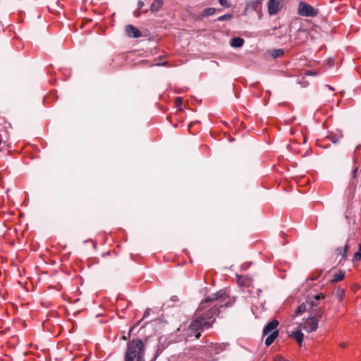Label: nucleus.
Segmentation results:
<instances>
[{
	"mask_svg": "<svg viewBox=\"0 0 361 361\" xmlns=\"http://www.w3.org/2000/svg\"><path fill=\"white\" fill-rule=\"evenodd\" d=\"M1 143H2V137H1V135H0V145H1Z\"/></svg>",
	"mask_w": 361,
	"mask_h": 361,
	"instance_id": "obj_29",
	"label": "nucleus"
},
{
	"mask_svg": "<svg viewBox=\"0 0 361 361\" xmlns=\"http://www.w3.org/2000/svg\"><path fill=\"white\" fill-rule=\"evenodd\" d=\"M284 54V51L282 49H274L270 51L271 56L274 58H279L281 56H283Z\"/></svg>",
	"mask_w": 361,
	"mask_h": 361,
	"instance_id": "obj_14",
	"label": "nucleus"
},
{
	"mask_svg": "<svg viewBox=\"0 0 361 361\" xmlns=\"http://www.w3.org/2000/svg\"><path fill=\"white\" fill-rule=\"evenodd\" d=\"M279 325V322L276 319L272 320L269 322L263 330V335L268 336L265 339V345L267 346H269L273 343L274 340L277 338L279 335V332L277 330V326Z\"/></svg>",
	"mask_w": 361,
	"mask_h": 361,
	"instance_id": "obj_4",
	"label": "nucleus"
},
{
	"mask_svg": "<svg viewBox=\"0 0 361 361\" xmlns=\"http://www.w3.org/2000/svg\"><path fill=\"white\" fill-rule=\"evenodd\" d=\"M283 8V0H269L268 11L270 15L276 14Z\"/></svg>",
	"mask_w": 361,
	"mask_h": 361,
	"instance_id": "obj_7",
	"label": "nucleus"
},
{
	"mask_svg": "<svg viewBox=\"0 0 361 361\" xmlns=\"http://www.w3.org/2000/svg\"><path fill=\"white\" fill-rule=\"evenodd\" d=\"M137 5H138V10H140L144 6V3L142 1H139Z\"/></svg>",
	"mask_w": 361,
	"mask_h": 361,
	"instance_id": "obj_25",
	"label": "nucleus"
},
{
	"mask_svg": "<svg viewBox=\"0 0 361 361\" xmlns=\"http://www.w3.org/2000/svg\"><path fill=\"white\" fill-rule=\"evenodd\" d=\"M336 297L339 302H342L345 296V290L343 288H338L335 292Z\"/></svg>",
	"mask_w": 361,
	"mask_h": 361,
	"instance_id": "obj_13",
	"label": "nucleus"
},
{
	"mask_svg": "<svg viewBox=\"0 0 361 361\" xmlns=\"http://www.w3.org/2000/svg\"><path fill=\"white\" fill-rule=\"evenodd\" d=\"M308 305L311 306L310 311H311L312 314H314L315 316L320 315L321 312L320 311L317 312V310L315 309L318 306V304H308Z\"/></svg>",
	"mask_w": 361,
	"mask_h": 361,
	"instance_id": "obj_17",
	"label": "nucleus"
},
{
	"mask_svg": "<svg viewBox=\"0 0 361 361\" xmlns=\"http://www.w3.org/2000/svg\"><path fill=\"white\" fill-rule=\"evenodd\" d=\"M349 250V245H345L344 247H338L336 250V254L337 255V257H340L339 262H343L346 259L347 257V252Z\"/></svg>",
	"mask_w": 361,
	"mask_h": 361,
	"instance_id": "obj_10",
	"label": "nucleus"
},
{
	"mask_svg": "<svg viewBox=\"0 0 361 361\" xmlns=\"http://www.w3.org/2000/svg\"><path fill=\"white\" fill-rule=\"evenodd\" d=\"M125 31L127 36L130 38H138L142 36L141 32L132 25L126 26Z\"/></svg>",
	"mask_w": 361,
	"mask_h": 361,
	"instance_id": "obj_8",
	"label": "nucleus"
},
{
	"mask_svg": "<svg viewBox=\"0 0 361 361\" xmlns=\"http://www.w3.org/2000/svg\"><path fill=\"white\" fill-rule=\"evenodd\" d=\"M244 42V39L241 37H233L231 39L230 45L233 47H241Z\"/></svg>",
	"mask_w": 361,
	"mask_h": 361,
	"instance_id": "obj_11",
	"label": "nucleus"
},
{
	"mask_svg": "<svg viewBox=\"0 0 361 361\" xmlns=\"http://www.w3.org/2000/svg\"><path fill=\"white\" fill-rule=\"evenodd\" d=\"M163 5L162 0H154L151 4L150 9L152 11H157Z\"/></svg>",
	"mask_w": 361,
	"mask_h": 361,
	"instance_id": "obj_12",
	"label": "nucleus"
},
{
	"mask_svg": "<svg viewBox=\"0 0 361 361\" xmlns=\"http://www.w3.org/2000/svg\"><path fill=\"white\" fill-rule=\"evenodd\" d=\"M234 302L233 298H231L226 292L221 290L202 301L196 313L207 320H212L213 324L215 321L214 316L219 313V309L231 306Z\"/></svg>",
	"mask_w": 361,
	"mask_h": 361,
	"instance_id": "obj_1",
	"label": "nucleus"
},
{
	"mask_svg": "<svg viewBox=\"0 0 361 361\" xmlns=\"http://www.w3.org/2000/svg\"><path fill=\"white\" fill-rule=\"evenodd\" d=\"M219 2L221 6H224V7H228L229 5L227 2V0H219Z\"/></svg>",
	"mask_w": 361,
	"mask_h": 361,
	"instance_id": "obj_20",
	"label": "nucleus"
},
{
	"mask_svg": "<svg viewBox=\"0 0 361 361\" xmlns=\"http://www.w3.org/2000/svg\"><path fill=\"white\" fill-rule=\"evenodd\" d=\"M301 330L302 329L300 328H299V329L292 331L291 334L289 335V336L291 338L294 339L300 346L302 345L303 338H304V334Z\"/></svg>",
	"mask_w": 361,
	"mask_h": 361,
	"instance_id": "obj_9",
	"label": "nucleus"
},
{
	"mask_svg": "<svg viewBox=\"0 0 361 361\" xmlns=\"http://www.w3.org/2000/svg\"><path fill=\"white\" fill-rule=\"evenodd\" d=\"M231 18V16L230 15H224V16H220L218 20H220V21H222V20H226V19H229Z\"/></svg>",
	"mask_w": 361,
	"mask_h": 361,
	"instance_id": "obj_21",
	"label": "nucleus"
},
{
	"mask_svg": "<svg viewBox=\"0 0 361 361\" xmlns=\"http://www.w3.org/2000/svg\"><path fill=\"white\" fill-rule=\"evenodd\" d=\"M298 14L302 16L314 17L317 16V11L307 3L300 2L298 6Z\"/></svg>",
	"mask_w": 361,
	"mask_h": 361,
	"instance_id": "obj_5",
	"label": "nucleus"
},
{
	"mask_svg": "<svg viewBox=\"0 0 361 361\" xmlns=\"http://www.w3.org/2000/svg\"><path fill=\"white\" fill-rule=\"evenodd\" d=\"M182 102H183V99L181 97L176 98V103L177 105H181Z\"/></svg>",
	"mask_w": 361,
	"mask_h": 361,
	"instance_id": "obj_23",
	"label": "nucleus"
},
{
	"mask_svg": "<svg viewBox=\"0 0 361 361\" xmlns=\"http://www.w3.org/2000/svg\"><path fill=\"white\" fill-rule=\"evenodd\" d=\"M134 16L135 17H138L140 16V11H135L134 12Z\"/></svg>",
	"mask_w": 361,
	"mask_h": 361,
	"instance_id": "obj_27",
	"label": "nucleus"
},
{
	"mask_svg": "<svg viewBox=\"0 0 361 361\" xmlns=\"http://www.w3.org/2000/svg\"><path fill=\"white\" fill-rule=\"evenodd\" d=\"M344 276H345V272L343 271H340L334 275L332 281L333 282L341 281L344 279Z\"/></svg>",
	"mask_w": 361,
	"mask_h": 361,
	"instance_id": "obj_15",
	"label": "nucleus"
},
{
	"mask_svg": "<svg viewBox=\"0 0 361 361\" xmlns=\"http://www.w3.org/2000/svg\"><path fill=\"white\" fill-rule=\"evenodd\" d=\"M145 354V345L140 339L128 343L125 361H141Z\"/></svg>",
	"mask_w": 361,
	"mask_h": 361,
	"instance_id": "obj_2",
	"label": "nucleus"
},
{
	"mask_svg": "<svg viewBox=\"0 0 361 361\" xmlns=\"http://www.w3.org/2000/svg\"><path fill=\"white\" fill-rule=\"evenodd\" d=\"M299 327L308 333L315 331L318 328V319L314 317H310L300 324Z\"/></svg>",
	"mask_w": 361,
	"mask_h": 361,
	"instance_id": "obj_6",
	"label": "nucleus"
},
{
	"mask_svg": "<svg viewBox=\"0 0 361 361\" xmlns=\"http://www.w3.org/2000/svg\"><path fill=\"white\" fill-rule=\"evenodd\" d=\"M351 183H352L353 184H355V181H354V180H351Z\"/></svg>",
	"mask_w": 361,
	"mask_h": 361,
	"instance_id": "obj_31",
	"label": "nucleus"
},
{
	"mask_svg": "<svg viewBox=\"0 0 361 361\" xmlns=\"http://www.w3.org/2000/svg\"><path fill=\"white\" fill-rule=\"evenodd\" d=\"M242 277L241 276H238V281H240Z\"/></svg>",
	"mask_w": 361,
	"mask_h": 361,
	"instance_id": "obj_30",
	"label": "nucleus"
},
{
	"mask_svg": "<svg viewBox=\"0 0 361 361\" xmlns=\"http://www.w3.org/2000/svg\"><path fill=\"white\" fill-rule=\"evenodd\" d=\"M197 318L194 319L188 327L189 336L199 338L202 331L212 326V320H207L196 313Z\"/></svg>",
	"mask_w": 361,
	"mask_h": 361,
	"instance_id": "obj_3",
	"label": "nucleus"
},
{
	"mask_svg": "<svg viewBox=\"0 0 361 361\" xmlns=\"http://www.w3.org/2000/svg\"><path fill=\"white\" fill-rule=\"evenodd\" d=\"M215 11L216 10L214 8H207L203 11V14L205 16H212L215 13Z\"/></svg>",
	"mask_w": 361,
	"mask_h": 361,
	"instance_id": "obj_18",
	"label": "nucleus"
},
{
	"mask_svg": "<svg viewBox=\"0 0 361 361\" xmlns=\"http://www.w3.org/2000/svg\"><path fill=\"white\" fill-rule=\"evenodd\" d=\"M355 259L357 261L361 260V244L359 245L358 251L355 254Z\"/></svg>",
	"mask_w": 361,
	"mask_h": 361,
	"instance_id": "obj_19",
	"label": "nucleus"
},
{
	"mask_svg": "<svg viewBox=\"0 0 361 361\" xmlns=\"http://www.w3.org/2000/svg\"><path fill=\"white\" fill-rule=\"evenodd\" d=\"M357 172V167H355L352 172L353 178H355Z\"/></svg>",
	"mask_w": 361,
	"mask_h": 361,
	"instance_id": "obj_22",
	"label": "nucleus"
},
{
	"mask_svg": "<svg viewBox=\"0 0 361 361\" xmlns=\"http://www.w3.org/2000/svg\"><path fill=\"white\" fill-rule=\"evenodd\" d=\"M326 87H328L331 91L334 90V89L332 87H331L330 85H326Z\"/></svg>",
	"mask_w": 361,
	"mask_h": 361,
	"instance_id": "obj_28",
	"label": "nucleus"
},
{
	"mask_svg": "<svg viewBox=\"0 0 361 361\" xmlns=\"http://www.w3.org/2000/svg\"><path fill=\"white\" fill-rule=\"evenodd\" d=\"M324 298V296L322 295H317L314 296L315 300L318 301L319 300Z\"/></svg>",
	"mask_w": 361,
	"mask_h": 361,
	"instance_id": "obj_26",
	"label": "nucleus"
},
{
	"mask_svg": "<svg viewBox=\"0 0 361 361\" xmlns=\"http://www.w3.org/2000/svg\"><path fill=\"white\" fill-rule=\"evenodd\" d=\"M340 347L342 348H345L348 347V343L345 342H342L339 344Z\"/></svg>",
	"mask_w": 361,
	"mask_h": 361,
	"instance_id": "obj_24",
	"label": "nucleus"
},
{
	"mask_svg": "<svg viewBox=\"0 0 361 361\" xmlns=\"http://www.w3.org/2000/svg\"><path fill=\"white\" fill-rule=\"evenodd\" d=\"M307 309V305L305 304H301L300 306H298V307L297 308L296 311H295V314L297 315H299V314H301L302 313H303L304 312H305Z\"/></svg>",
	"mask_w": 361,
	"mask_h": 361,
	"instance_id": "obj_16",
	"label": "nucleus"
}]
</instances>
